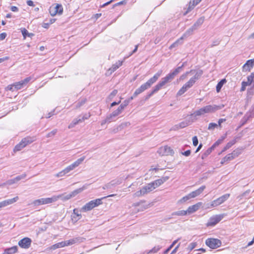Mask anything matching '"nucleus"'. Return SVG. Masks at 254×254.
<instances>
[{"mask_svg":"<svg viewBox=\"0 0 254 254\" xmlns=\"http://www.w3.org/2000/svg\"><path fill=\"white\" fill-rule=\"evenodd\" d=\"M218 127V125L217 124L214 123H210L208 125V129L213 130L215 128H216Z\"/></svg>","mask_w":254,"mask_h":254,"instance_id":"nucleus-47","label":"nucleus"},{"mask_svg":"<svg viewBox=\"0 0 254 254\" xmlns=\"http://www.w3.org/2000/svg\"><path fill=\"white\" fill-rule=\"evenodd\" d=\"M188 125H189V123L187 121L182 122L179 124V126L180 128H184V127H187Z\"/></svg>","mask_w":254,"mask_h":254,"instance_id":"nucleus-55","label":"nucleus"},{"mask_svg":"<svg viewBox=\"0 0 254 254\" xmlns=\"http://www.w3.org/2000/svg\"><path fill=\"white\" fill-rule=\"evenodd\" d=\"M220 41L221 40H219V39H216L215 40H214L213 42H212V45L210 46V47H213L214 46H217L220 43Z\"/></svg>","mask_w":254,"mask_h":254,"instance_id":"nucleus-59","label":"nucleus"},{"mask_svg":"<svg viewBox=\"0 0 254 254\" xmlns=\"http://www.w3.org/2000/svg\"><path fill=\"white\" fill-rule=\"evenodd\" d=\"M140 211H143L150 207V204H143L142 203L140 206Z\"/></svg>","mask_w":254,"mask_h":254,"instance_id":"nucleus-54","label":"nucleus"},{"mask_svg":"<svg viewBox=\"0 0 254 254\" xmlns=\"http://www.w3.org/2000/svg\"><path fill=\"white\" fill-rule=\"evenodd\" d=\"M223 218V215H215L211 217L207 223V226H213L217 224Z\"/></svg>","mask_w":254,"mask_h":254,"instance_id":"nucleus-11","label":"nucleus"},{"mask_svg":"<svg viewBox=\"0 0 254 254\" xmlns=\"http://www.w3.org/2000/svg\"><path fill=\"white\" fill-rule=\"evenodd\" d=\"M194 71L192 73L195 72L194 75L191 78L193 79L195 82L197 79L199 78L203 74V71L201 69H198L197 70H193Z\"/></svg>","mask_w":254,"mask_h":254,"instance_id":"nucleus-23","label":"nucleus"},{"mask_svg":"<svg viewBox=\"0 0 254 254\" xmlns=\"http://www.w3.org/2000/svg\"><path fill=\"white\" fill-rule=\"evenodd\" d=\"M196 245H197L196 242H192L189 244V245L188 246V247L187 248V249H188V250L191 251L193 249H194L195 248Z\"/></svg>","mask_w":254,"mask_h":254,"instance_id":"nucleus-46","label":"nucleus"},{"mask_svg":"<svg viewBox=\"0 0 254 254\" xmlns=\"http://www.w3.org/2000/svg\"><path fill=\"white\" fill-rule=\"evenodd\" d=\"M86 101H87V100L86 98H83L82 100H81L76 105V108H80L81 106H82L83 105H84L86 103Z\"/></svg>","mask_w":254,"mask_h":254,"instance_id":"nucleus-43","label":"nucleus"},{"mask_svg":"<svg viewBox=\"0 0 254 254\" xmlns=\"http://www.w3.org/2000/svg\"><path fill=\"white\" fill-rule=\"evenodd\" d=\"M85 157L83 156L79 159H78L74 162L72 163L71 165L68 166L66 167L64 170L66 174L69 173L71 171L74 170L75 168L78 167L85 159Z\"/></svg>","mask_w":254,"mask_h":254,"instance_id":"nucleus-9","label":"nucleus"},{"mask_svg":"<svg viewBox=\"0 0 254 254\" xmlns=\"http://www.w3.org/2000/svg\"><path fill=\"white\" fill-rule=\"evenodd\" d=\"M58 7L59 6L54 5H52L50 7L49 12L52 16H55L58 13L59 11H57V10H55V9Z\"/></svg>","mask_w":254,"mask_h":254,"instance_id":"nucleus-29","label":"nucleus"},{"mask_svg":"<svg viewBox=\"0 0 254 254\" xmlns=\"http://www.w3.org/2000/svg\"><path fill=\"white\" fill-rule=\"evenodd\" d=\"M236 142V141L235 139H234L233 140L229 141L228 143H227L226 145L224 147L222 151H225L227 150V149L230 148L232 145H233L234 144H235Z\"/></svg>","mask_w":254,"mask_h":254,"instance_id":"nucleus-32","label":"nucleus"},{"mask_svg":"<svg viewBox=\"0 0 254 254\" xmlns=\"http://www.w3.org/2000/svg\"><path fill=\"white\" fill-rule=\"evenodd\" d=\"M116 195V194H113L105 196L102 198H98L95 200H91L90 201L85 204L82 208L81 210L84 212L92 210L95 207L99 206L102 203V199L105 198L107 197H112Z\"/></svg>","mask_w":254,"mask_h":254,"instance_id":"nucleus-4","label":"nucleus"},{"mask_svg":"<svg viewBox=\"0 0 254 254\" xmlns=\"http://www.w3.org/2000/svg\"><path fill=\"white\" fill-rule=\"evenodd\" d=\"M56 6H59L58 7L55 9L57 11H59L58 14H61L63 11V8L61 4H57Z\"/></svg>","mask_w":254,"mask_h":254,"instance_id":"nucleus-56","label":"nucleus"},{"mask_svg":"<svg viewBox=\"0 0 254 254\" xmlns=\"http://www.w3.org/2000/svg\"><path fill=\"white\" fill-rule=\"evenodd\" d=\"M163 149L164 151V154L165 155H168L169 154H172L173 153V150L171 149L170 147H168L167 146H164L163 148L161 149V150Z\"/></svg>","mask_w":254,"mask_h":254,"instance_id":"nucleus-27","label":"nucleus"},{"mask_svg":"<svg viewBox=\"0 0 254 254\" xmlns=\"http://www.w3.org/2000/svg\"><path fill=\"white\" fill-rule=\"evenodd\" d=\"M241 152L239 149H236L234 150L232 153L231 154L232 155L234 158L238 157L240 154Z\"/></svg>","mask_w":254,"mask_h":254,"instance_id":"nucleus-50","label":"nucleus"},{"mask_svg":"<svg viewBox=\"0 0 254 254\" xmlns=\"http://www.w3.org/2000/svg\"><path fill=\"white\" fill-rule=\"evenodd\" d=\"M205 189V186H202L197 190L191 192L190 193L192 198H194L197 196H198L200 194H201L204 190Z\"/></svg>","mask_w":254,"mask_h":254,"instance_id":"nucleus-18","label":"nucleus"},{"mask_svg":"<svg viewBox=\"0 0 254 254\" xmlns=\"http://www.w3.org/2000/svg\"><path fill=\"white\" fill-rule=\"evenodd\" d=\"M117 93H118L117 90H116V89L114 90L109 95V98L110 99H112L114 96H115L117 95Z\"/></svg>","mask_w":254,"mask_h":254,"instance_id":"nucleus-60","label":"nucleus"},{"mask_svg":"<svg viewBox=\"0 0 254 254\" xmlns=\"http://www.w3.org/2000/svg\"><path fill=\"white\" fill-rule=\"evenodd\" d=\"M145 194H146V193L145 192L143 189L142 188L140 190H138V191H137L136 192H135L133 194V196L134 197H139L140 196L144 195Z\"/></svg>","mask_w":254,"mask_h":254,"instance_id":"nucleus-35","label":"nucleus"},{"mask_svg":"<svg viewBox=\"0 0 254 254\" xmlns=\"http://www.w3.org/2000/svg\"><path fill=\"white\" fill-rule=\"evenodd\" d=\"M84 240H85V238L80 237L74 238H72L69 240L65 241H64L65 246H70V245H72L76 244V243H80L83 242Z\"/></svg>","mask_w":254,"mask_h":254,"instance_id":"nucleus-13","label":"nucleus"},{"mask_svg":"<svg viewBox=\"0 0 254 254\" xmlns=\"http://www.w3.org/2000/svg\"><path fill=\"white\" fill-rule=\"evenodd\" d=\"M146 193L147 192H150L152 190H153L154 189V187H153L152 184L150 183H149L147 184L145 186L143 187L142 188Z\"/></svg>","mask_w":254,"mask_h":254,"instance_id":"nucleus-26","label":"nucleus"},{"mask_svg":"<svg viewBox=\"0 0 254 254\" xmlns=\"http://www.w3.org/2000/svg\"><path fill=\"white\" fill-rule=\"evenodd\" d=\"M187 90L188 89L184 85H183V86L178 92L177 95V96H181L185 93Z\"/></svg>","mask_w":254,"mask_h":254,"instance_id":"nucleus-42","label":"nucleus"},{"mask_svg":"<svg viewBox=\"0 0 254 254\" xmlns=\"http://www.w3.org/2000/svg\"><path fill=\"white\" fill-rule=\"evenodd\" d=\"M161 248L159 246H155L153 249L150 250L148 253H156Z\"/></svg>","mask_w":254,"mask_h":254,"instance_id":"nucleus-45","label":"nucleus"},{"mask_svg":"<svg viewBox=\"0 0 254 254\" xmlns=\"http://www.w3.org/2000/svg\"><path fill=\"white\" fill-rule=\"evenodd\" d=\"M195 81L193 79L190 78L189 81H188L187 83H186L184 85L188 89H189L190 87H191L195 83Z\"/></svg>","mask_w":254,"mask_h":254,"instance_id":"nucleus-34","label":"nucleus"},{"mask_svg":"<svg viewBox=\"0 0 254 254\" xmlns=\"http://www.w3.org/2000/svg\"><path fill=\"white\" fill-rule=\"evenodd\" d=\"M229 196L230 194L229 193H226L222 195L217 199L212 201L211 206L212 207H215L223 203L224 201H225L227 199H228Z\"/></svg>","mask_w":254,"mask_h":254,"instance_id":"nucleus-10","label":"nucleus"},{"mask_svg":"<svg viewBox=\"0 0 254 254\" xmlns=\"http://www.w3.org/2000/svg\"><path fill=\"white\" fill-rule=\"evenodd\" d=\"M205 244L210 248L215 249L221 246V241L217 239L208 238L205 241Z\"/></svg>","mask_w":254,"mask_h":254,"instance_id":"nucleus-7","label":"nucleus"},{"mask_svg":"<svg viewBox=\"0 0 254 254\" xmlns=\"http://www.w3.org/2000/svg\"><path fill=\"white\" fill-rule=\"evenodd\" d=\"M183 39H181V38L178 39V40H177L175 42H174V43H173L169 47V49H172L173 48H175L176 47H177L179 44V43L181 41H182Z\"/></svg>","mask_w":254,"mask_h":254,"instance_id":"nucleus-49","label":"nucleus"},{"mask_svg":"<svg viewBox=\"0 0 254 254\" xmlns=\"http://www.w3.org/2000/svg\"><path fill=\"white\" fill-rule=\"evenodd\" d=\"M178 240H175L173 243L164 252V254H167L172 249L174 246L177 243Z\"/></svg>","mask_w":254,"mask_h":254,"instance_id":"nucleus-41","label":"nucleus"},{"mask_svg":"<svg viewBox=\"0 0 254 254\" xmlns=\"http://www.w3.org/2000/svg\"><path fill=\"white\" fill-rule=\"evenodd\" d=\"M21 32L24 38H25L27 36L32 37L34 35L33 33H29L25 28H21Z\"/></svg>","mask_w":254,"mask_h":254,"instance_id":"nucleus-24","label":"nucleus"},{"mask_svg":"<svg viewBox=\"0 0 254 254\" xmlns=\"http://www.w3.org/2000/svg\"><path fill=\"white\" fill-rule=\"evenodd\" d=\"M234 158H233L231 153L228 154L225 157H224V160H226L228 162L232 160Z\"/></svg>","mask_w":254,"mask_h":254,"instance_id":"nucleus-57","label":"nucleus"},{"mask_svg":"<svg viewBox=\"0 0 254 254\" xmlns=\"http://www.w3.org/2000/svg\"><path fill=\"white\" fill-rule=\"evenodd\" d=\"M213 150V146H211V147L208 148L202 154L201 156V158L204 159L207 156H208Z\"/></svg>","mask_w":254,"mask_h":254,"instance_id":"nucleus-30","label":"nucleus"},{"mask_svg":"<svg viewBox=\"0 0 254 254\" xmlns=\"http://www.w3.org/2000/svg\"><path fill=\"white\" fill-rule=\"evenodd\" d=\"M55 201H56V197H54V196H53L51 198H42L40 199H36L33 201V204L34 205L36 206L51 203Z\"/></svg>","mask_w":254,"mask_h":254,"instance_id":"nucleus-8","label":"nucleus"},{"mask_svg":"<svg viewBox=\"0 0 254 254\" xmlns=\"http://www.w3.org/2000/svg\"><path fill=\"white\" fill-rule=\"evenodd\" d=\"M34 140L31 137H25L15 146L13 151L14 152L19 151L25 147L27 145L31 143Z\"/></svg>","mask_w":254,"mask_h":254,"instance_id":"nucleus-6","label":"nucleus"},{"mask_svg":"<svg viewBox=\"0 0 254 254\" xmlns=\"http://www.w3.org/2000/svg\"><path fill=\"white\" fill-rule=\"evenodd\" d=\"M87 186L84 185L82 188H80L79 189H78L76 190H74L72 192H71L69 194H66V193H63L62 194H60L58 195H54V197H56V201L58 200L59 199H60L62 200L63 201H66L67 200L69 199L72 197H74L76 194H78L79 193H80L82 192L83 190L87 189Z\"/></svg>","mask_w":254,"mask_h":254,"instance_id":"nucleus-5","label":"nucleus"},{"mask_svg":"<svg viewBox=\"0 0 254 254\" xmlns=\"http://www.w3.org/2000/svg\"><path fill=\"white\" fill-rule=\"evenodd\" d=\"M201 0H193L192 1H190L186 13L189 12V11H191L192 9H193L194 7L197 4H198Z\"/></svg>","mask_w":254,"mask_h":254,"instance_id":"nucleus-19","label":"nucleus"},{"mask_svg":"<svg viewBox=\"0 0 254 254\" xmlns=\"http://www.w3.org/2000/svg\"><path fill=\"white\" fill-rule=\"evenodd\" d=\"M224 107V105L220 104L219 105H209L203 107L198 110L195 111L192 116L195 117L203 115L205 114L215 113L217 111L220 110Z\"/></svg>","mask_w":254,"mask_h":254,"instance_id":"nucleus-3","label":"nucleus"},{"mask_svg":"<svg viewBox=\"0 0 254 254\" xmlns=\"http://www.w3.org/2000/svg\"><path fill=\"white\" fill-rule=\"evenodd\" d=\"M204 20V17H201L197 19V20L192 25L195 30L197 29L203 23Z\"/></svg>","mask_w":254,"mask_h":254,"instance_id":"nucleus-21","label":"nucleus"},{"mask_svg":"<svg viewBox=\"0 0 254 254\" xmlns=\"http://www.w3.org/2000/svg\"><path fill=\"white\" fill-rule=\"evenodd\" d=\"M80 117H78L77 119H74L72 122L68 125V128H71L73 127L75 125L78 123H81Z\"/></svg>","mask_w":254,"mask_h":254,"instance_id":"nucleus-25","label":"nucleus"},{"mask_svg":"<svg viewBox=\"0 0 254 254\" xmlns=\"http://www.w3.org/2000/svg\"><path fill=\"white\" fill-rule=\"evenodd\" d=\"M121 184V182L120 181H117V182L116 183H113V181H112L111 182H110V183L109 184H106V185H105L103 187V189L104 190H105V189H111V186H113L114 185H119Z\"/></svg>","mask_w":254,"mask_h":254,"instance_id":"nucleus-31","label":"nucleus"},{"mask_svg":"<svg viewBox=\"0 0 254 254\" xmlns=\"http://www.w3.org/2000/svg\"><path fill=\"white\" fill-rule=\"evenodd\" d=\"M186 63H184L182 65L178 67L173 71L170 72L165 77L162 78L161 80L154 87L152 91L146 95L145 99H148L155 93L159 91L162 87L164 86L166 83L173 80L176 76L183 70V67L185 65Z\"/></svg>","mask_w":254,"mask_h":254,"instance_id":"nucleus-2","label":"nucleus"},{"mask_svg":"<svg viewBox=\"0 0 254 254\" xmlns=\"http://www.w3.org/2000/svg\"><path fill=\"white\" fill-rule=\"evenodd\" d=\"M192 143L194 146L197 145L198 143V139L196 136H194L192 137Z\"/></svg>","mask_w":254,"mask_h":254,"instance_id":"nucleus-62","label":"nucleus"},{"mask_svg":"<svg viewBox=\"0 0 254 254\" xmlns=\"http://www.w3.org/2000/svg\"><path fill=\"white\" fill-rule=\"evenodd\" d=\"M57 132V129H55L53 130L52 131L49 132L47 134L46 136H47V137H50L53 136L56 134Z\"/></svg>","mask_w":254,"mask_h":254,"instance_id":"nucleus-53","label":"nucleus"},{"mask_svg":"<svg viewBox=\"0 0 254 254\" xmlns=\"http://www.w3.org/2000/svg\"><path fill=\"white\" fill-rule=\"evenodd\" d=\"M123 62L118 61L115 64H113L111 68H110L106 73V75H110L115 70H116L120 66L122 65Z\"/></svg>","mask_w":254,"mask_h":254,"instance_id":"nucleus-14","label":"nucleus"},{"mask_svg":"<svg viewBox=\"0 0 254 254\" xmlns=\"http://www.w3.org/2000/svg\"><path fill=\"white\" fill-rule=\"evenodd\" d=\"M130 125V123L128 122H124L122 123L119 126V128L122 130L124 128L129 127Z\"/></svg>","mask_w":254,"mask_h":254,"instance_id":"nucleus-39","label":"nucleus"},{"mask_svg":"<svg viewBox=\"0 0 254 254\" xmlns=\"http://www.w3.org/2000/svg\"><path fill=\"white\" fill-rule=\"evenodd\" d=\"M17 251V247L13 246L9 248H7L4 250V253L2 254H13Z\"/></svg>","mask_w":254,"mask_h":254,"instance_id":"nucleus-20","label":"nucleus"},{"mask_svg":"<svg viewBox=\"0 0 254 254\" xmlns=\"http://www.w3.org/2000/svg\"><path fill=\"white\" fill-rule=\"evenodd\" d=\"M201 204V202H198L194 205L189 206L187 210V214H190L196 211L200 207Z\"/></svg>","mask_w":254,"mask_h":254,"instance_id":"nucleus-17","label":"nucleus"},{"mask_svg":"<svg viewBox=\"0 0 254 254\" xmlns=\"http://www.w3.org/2000/svg\"><path fill=\"white\" fill-rule=\"evenodd\" d=\"M18 199V197L16 196L13 198L5 200L4 201L0 202V208L3 207L11 204H12L17 201Z\"/></svg>","mask_w":254,"mask_h":254,"instance_id":"nucleus-15","label":"nucleus"},{"mask_svg":"<svg viewBox=\"0 0 254 254\" xmlns=\"http://www.w3.org/2000/svg\"><path fill=\"white\" fill-rule=\"evenodd\" d=\"M194 71L193 70H190V71H187L185 73L182 74L179 78V80H183L184 79H185L187 75H188V74H189L190 73H192Z\"/></svg>","mask_w":254,"mask_h":254,"instance_id":"nucleus-48","label":"nucleus"},{"mask_svg":"<svg viewBox=\"0 0 254 254\" xmlns=\"http://www.w3.org/2000/svg\"><path fill=\"white\" fill-rule=\"evenodd\" d=\"M66 174L65 173V172H64V169L63 170H62V171L59 172L58 173H57L56 175V176L57 177H63L65 175H66Z\"/></svg>","mask_w":254,"mask_h":254,"instance_id":"nucleus-63","label":"nucleus"},{"mask_svg":"<svg viewBox=\"0 0 254 254\" xmlns=\"http://www.w3.org/2000/svg\"><path fill=\"white\" fill-rule=\"evenodd\" d=\"M65 246V242H64V241H63L62 242L58 243L53 245L52 249H53L54 250H55L58 248H63Z\"/></svg>","mask_w":254,"mask_h":254,"instance_id":"nucleus-33","label":"nucleus"},{"mask_svg":"<svg viewBox=\"0 0 254 254\" xmlns=\"http://www.w3.org/2000/svg\"><path fill=\"white\" fill-rule=\"evenodd\" d=\"M254 65V59L248 60L243 66V71H249Z\"/></svg>","mask_w":254,"mask_h":254,"instance_id":"nucleus-16","label":"nucleus"},{"mask_svg":"<svg viewBox=\"0 0 254 254\" xmlns=\"http://www.w3.org/2000/svg\"><path fill=\"white\" fill-rule=\"evenodd\" d=\"M162 73V70H159L154 75L150 78L147 82L143 84L140 87L136 89L134 91L133 95L128 99L124 101L119 107L122 111L128 105L130 100H132L134 98L136 97L138 95L141 93L145 90L149 88L153 84L156 82Z\"/></svg>","mask_w":254,"mask_h":254,"instance_id":"nucleus-1","label":"nucleus"},{"mask_svg":"<svg viewBox=\"0 0 254 254\" xmlns=\"http://www.w3.org/2000/svg\"><path fill=\"white\" fill-rule=\"evenodd\" d=\"M248 80L249 84L254 82V72L252 73L248 77Z\"/></svg>","mask_w":254,"mask_h":254,"instance_id":"nucleus-51","label":"nucleus"},{"mask_svg":"<svg viewBox=\"0 0 254 254\" xmlns=\"http://www.w3.org/2000/svg\"><path fill=\"white\" fill-rule=\"evenodd\" d=\"M195 30L194 28L192 27V26L188 29L183 34L182 37L181 38V39H183L184 38H186L187 37H189V36L192 34L193 32Z\"/></svg>","mask_w":254,"mask_h":254,"instance_id":"nucleus-22","label":"nucleus"},{"mask_svg":"<svg viewBox=\"0 0 254 254\" xmlns=\"http://www.w3.org/2000/svg\"><path fill=\"white\" fill-rule=\"evenodd\" d=\"M250 84H249V82H248V81L247 82L243 81L242 83L241 91H244L246 89V87Z\"/></svg>","mask_w":254,"mask_h":254,"instance_id":"nucleus-52","label":"nucleus"},{"mask_svg":"<svg viewBox=\"0 0 254 254\" xmlns=\"http://www.w3.org/2000/svg\"><path fill=\"white\" fill-rule=\"evenodd\" d=\"M187 210H180L176 212H174L172 213L173 215H178V216H184L187 215Z\"/></svg>","mask_w":254,"mask_h":254,"instance_id":"nucleus-37","label":"nucleus"},{"mask_svg":"<svg viewBox=\"0 0 254 254\" xmlns=\"http://www.w3.org/2000/svg\"><path fill=\"white\" fill-rule=\"evenodd\" d=\"M25 177H26V174H22L21 175L17 176L16 177H15L14 178V179H15V181H16V182L17 183V182H18L20 180L25 178Z\"/></svg>","mask_w":254,"mask_h":254,"instance_id":"nucleus-58","label":"nucleus"},{"mask_svg":"<svg viewBox=\"0 0 254 254\" xmlns=\"http://www.w3.org/2000/svg\"><path fill=\"white\" fill-rule=\"evenodd\" d=\"M13 85L14 86V89L16 90L20 89L22 88L24 86L22 81L15 82L13 84Z\"/></svg>","mask_w":254,"mask_h":254,"instance_id":"nucleus-36","label":"nucleus"},{"mask_svg":"<svg viewBox=\"0 0 254 254\" xmlns=\"http://www.w3.org/2000/svg\"><path fill=\"white\" fill-rule=\"evenodd\" d=\"M122 112L123 111L119 107H118V108L116 110L113 112L112 114L113 116L116 117L119 115L120 114H121Z\"/></svg>","mask_w":254,"mask_h":254,"instance_id":"nucleus-44","label":"nucleus"},{"mask_svg":"<svg viewBox=\"0 0 254 254\" xmlns=\"http://www.w3.org/2000/svg\"><path fill=\"white\" fill-rule=\"evenodd\" d=\"M168 179V177H166L165 178H162L160 179H158L155 181L156 182V184L157 185V186L159 187L160 185H161L162 184H163L165 182H166Z\"/></svg>","mask_w":254,"mask_h":254,"instance_id":"nucleus-38","label":"nucleus"},{"mask_svg":"<svg viewBox=\"0 0 254 254\" xmlns=\"http://www.w3.org/2000/svg\"><path fill=\"white\" fill-rule=\"evenodd\" d=\"M31 240L27 237L24 238L18 242V245L22 248L27 249L29 248L31 244Z\"/></svg>","mask_w":254,"mask_h":254,"instance_id":"nucleus-12","label":"nucleus"},{"mask_svg":"<svg viewBox=\"0 0 254 254\" xmlns=\"http://www.w3.org/2000/svg\"><path fill=\"white\" fill-rule=\"evenodd\" d=\"M191 198H192V197H191L190 193H189L188 195L182 197L179 201L181 203H182L184 202H186Z\"/></svg>","mask_w":254,"mask_h":254,"instance_id":"nucleus-40","label":"nucleus"},{"mask_svg":"<svg viewBox=\"0 0 254 254\" xmlns=\"http://www.w3.org/2000/svg\"><path fill=\"white\" fill-rule=\"evenodd\" d=\"M145 203V200H141L139 202L134 203L132 204V206H134V207L140 206L142 203Z\"/></svg>","mask_w":254,"mask_h":254,"instance_id":"nucleus-61","label":"nucleus"},{"mask_svg":"<svg viewBox=\"0 0 254 254\" xmlns=\"http://www.w3.org/2000/svg\"><path fill=\"white\" fill-rule=\"evenodd\" d=\"M91 116V115L90 113H88V114H85L82 118L80 117V120L81 122L84 121L85 120L88 119L90 118Z\"/></svg>","mask_w":254,"mask_h":254,"instance_id":"nucleus-64","label":"nucleus"},{"mask_svg":"<svg viewBox=\"0 0 254 254\" xmlns=\"http://www.w3.org/2000/svg\"><path fill=\"white\" fill-rule=\"evenodd\" d=\"M226 82V80L225 79H222L217 84L216 89L217 92H219L223 85Z\"/></svg>","mask_w":254,"mask_h":254,"instance_id":"nucleus-28","label":"nucleus"}]
</instances>
